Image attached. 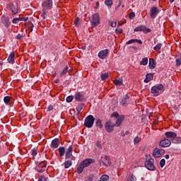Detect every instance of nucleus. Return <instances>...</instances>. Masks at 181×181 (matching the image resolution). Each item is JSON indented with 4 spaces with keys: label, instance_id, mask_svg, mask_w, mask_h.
<instances>
[{
    "label": "nucleus",
    "instance_id": "nucleus-29",
    "mask_svg": "<svg viewBox=\"0 0 181 181\" xmlns=\"http://www.w3.org/2000/svg\"><path fill=\"white\" fill-rule=\"evenodd\" d=\"M59 156H63L64 155V153H66V148H64V147H59Z\"/></svg>",
    "mask_w": 181,
    "mask_h": 181
},
{
    "label": "nucleus",
    "instance_id": "nucleus-3",
    "mask_svg": "<svg viewBox=\"0 0 181 181\" xmlns=\"http://www.w3.org/2000/svg\"><path fill=\"white\" fill-rule=\"evenodd\" d=\"M164 86L162 84H158L153 86L151 88V93L153 94V97H158L159 95V91L163 90Z\"/></svg>",
    "mask_w": 181,
    "mask_h": 181
},
{
    "label": "nucleus",
    "instance_id": "nucleus-56",
    "mask_svg": "<svg viewBox=\"0 0 181 181\" xmlns=\"http://www.w3.org/2000/svg\"><path fill=\"white\" fill-rule=\"evenodd\" d=\"M117 33H122L123 30L121 28H118L116 30Z\"/></svg>",
    "mask_w": 181,
    "mask_h": 181
},
{
    "label": "nucleus",
    "instance_id": "nucleus-4",
    "mask_svg": "<svg viewBox=\"0 0 181 181\" xmlns=\"http://www.w3.org/2000/svg\"><path fill=\"white\" fill-rule=\"evenodd\" d=\"M92 28H95L100 25V14L95 13L92 15V19L90 20Z\"/></svg>",
    "mask_w": 181,
    "mask_h": 181
},
{
    "label": "nucleus",
    "instance_id": "nucleus-28",
    "mask_svg": "<svg viewBox=\"0 0 181 181\" xmlns=\"http://www.w3.org/2000/svg\"><path fill=\"white\" fill-rule=\"evenodd\" d=\"M171 142L173 144H175L177 145H179V144L181 143V138L180 137H174L173 139H171Z\"/></svg>",
    "mask_w": 181,
    "mask_h": 181
},
{
    "label": "nucleus",
    "instance_id": "nucleus-58",
    "mask_svg": "<svg viewBox=\"0 0 181 181\" xmlns=\"http://www.w3.org/2000/svg\"><path fill=\"white\" fill-rule=\"evenodd\" d=\"M30 32H33V28L32 27H30V25H29V28H28Z\"/></svg>",
    "mask_w": 181,
    "mask_h": 181
},
{
    "label": "nucleus",
    "instance_id": "nucleus-14",
    "mask_svg": "<svg viewBox=\"0 0 181 181\" xmlns=\"http://www.w3.org/2000/svg\"><path fill=\"white\" fill-rule=\"evenodd\" d=\"M44 9H52L53 7V0H45L42 3Z\"/></svg>",
    "mask_w": 181,
    "mask_h": 181
},
{
    "label": "nucleus",
    "instance_id": "nucleus-44",
    "mask_svg": "<svg viewBox=\"0 0 181 181\" xmlns=\"http://www.w3.org/2000/svg\"><path fill=\"white\" fill-rule=\"evenodd\" d=\"M69 71V66H66L65 69L62 71L61 76H64V74H67Z\"/></svg>",
    "mask_w": 181,
    "mask_h": 181
},
{
    "label": "nucleus",
    "instance_id": "nucleus-31",
    "mask_svg": "<svg viewBox=\"0 0 181 181\" xmlns=\"http://www.w3.org/2000/svg\"><path fill=\"white\" fill-rule=\"evenodd\" d=\"M108 77H109L108 73L102 74L100 75V78H101L102 81L107 80V78H108Z\"/></svg>",
    "mask_w": 181,
    "mask_h": 181
},
{
    "label": "nucleus",
    "instance_id": "nucleus-7",
    "mask_svg": "<svg viewBox=\"0 0 181 181\" xmlns=\"http://www.w3.org/2000/svg\"><path fill=\"white\" fill-rule=\"evenodd\" d=\"M134 32H144L145 34L151 33V28H147L145 25H139L134 29Z\"/></svg>",
    "mask_w": 181,
    "mask_h": 181
},
{
    "label": "nucleus",
    "instance_id": "nucleus-34",
    "mask_svg": "<svg viewBox=\"0 0 181 181\" xmlns=\"http://www.w3.org/2000/svg\"><path fill=\"white\" fill-rule=\"evenodd\" d=\"M109 180H110V176H108L107 175H103L100 177V180L102 181H107Z\"/></svg>",
    "mask_w": 181,
    "mask_h": 181
},
{
    "label": "nucleus",
    "instance_id": "nucleus-62",
    "mask_svg": "<svg viewBox=\"0 0 181 181\" xmlns=\"http://www.w3.org/2000/svg\"><path fill=\"white\" fill-rule=\"evenodd\" d=\"M100 5V2L99 1H97L96 2V6H98Z\"/></svg>",
    "mask_w": 181,
    "mask_h": 181
},
{
    "label": "nucleus",
    "instance_id": "nucleus-10",
    "mask_svg": "<svg viewBox=\"0 0 181 181\" xmlns=\"http://www.w3.org/2000/svg\"><path fill=\"white\" fill-rule=\"evenodd\" d=\"M163 155H165V150L158 148L153 149V156H154V158H160V156H163Z\"/></svg>",
    "mask_w": 181,
    "mask_h": 181
},
{
    "label": "nucleus",
    "instance_id": "nucleus-48",
    "mask_svg": "<svg viewBox=\"0 0 181 181\" xmlns=\"http://www.w3.org/2000/svg\"><path fill=\"white\" fill-rule=\"evenodd\" d=\"M119 117V114H118V112H114L111 115V117L118 118Z\"/></svg>",
    "mask_w": 181,
    "mask_h": 181
},
{
    "label": "nucleus",
    "instance_id": "nucleus-35",
    "mask_svg": "<svg viewBox=\"0 0 181 181\" xmlns=\"http://www.w3.org/2000/svg\"><path fill=\"white\" fill-rule=\"evenodd\" d=\"M160 49H162V43H158L156 47H154L153 50L158 52Z\"/></svg>",
    "mask_w": 181,
    "mask_h": 181
},
{
    "label": "nucleus",
    "instance_id": "nucleus-26",
    "mask_svg": "<svg viewBox=\"0 0 181 181\" xmlns=\"http://www.w3.org/2000/svg\"><path fill=\"white\" fill-rule=\"evenodd\" d=\"M73 160H67L64 163V166L65 169H69L71 165H73Z\"/></svg>",
    "mask_w": 181,
    "mask_h": 181
},
{
    "label": "nucleus",
    "instance_id": "nucleus-33",
    "mask_svg": "<svg viewBox=\"0 0 181 181\" xmlns=\"http://www.w3.org/2000/svg\"><path fill=\"white\" fill-rule=\"evenodd\" d=\"M127 181H136V177L134 175H129L127 177Z\"/></svg>",
    "mask_w": 181,
    "mask_h": 181
},
{
    "label": "nucleus",
    "instance_id": "nucleus-52",
    "mask_svg": "<svg viewBox=\"0 0 181 181\" xmlns=\"http://www.w3.org/2000/svg\"><path fill=\"white\" fill-rule=\"evenodd\" d=\"M42 14L41 15V16L43 18V19H46V11H45V8L42 9Z\"/></svg>",
    "mask_w": 181,
    "mask_h": 181
},
{
    "label": "nucleus",
    "instance_id": "nucleus-13",
    "mask_svg": "<svg viewBox=\"0 0 181 181\" xmlns=\"http://www.w3.org/2000/svg\"><path fill=\"white\" fill-rule=\"evenodd\" d=\"M159 13V9L156 6H153L150 9V16L153 19H155L158 14Z\"/></svg>",
    "mask_w": 181,
    "mask_h": 181
},
{
    "label": "nucleus",
    "instance_id": "nucleus-40",
    "mask_svg": "<svg viewBox=\"0 0 181 181\" xmlns=\"http://www.w3.org/2000/svg\"><path fill=\"white\" fill-rule=\"evenodd\" d=\"M38 181H47V177L45 175H41L39 177Z\"/></svg>",
    "mask_w": 181,
    "mask_h": 181
},
{
    "label": "nucleus",
    "instance_id": "nucleus-53",
    "mask_svg": "<svg viewBox=\"0 0 181 181\" xmlns=\"http://www.w3.org/2000/svg\"><path fill=\"white\" fill-rule=\"evenodd\" d=\"M23 37V35L18 34L16 37V39H17V40H21V39H22Z\"/></svg>",
    "mask_w": 181,
    "mask_h": 181
},
{
    "label": "nucleus",
    "instance_id": "nucleus-49",
    "mask_svg": "<svg viewBox=\"0 0 181 181\" xmlns=\"http://www.w3.org/2000/svg\"><path fill=\"white\" fill-rule=\"evenodd\" d=\"M96 146L99 148V149H103V146L101 145V141H98L96 142Z\"/></svg>",
    "mask_w": 181,
    "mask_h": 181
},
{
    "label": "nucleus",
    "instance_id": "nucleus-39",
    "mask_svg": "<svg viewBox=\"0 0 181 181\" xmlns=\"http://www.w3.org/2000/svg\"><path fill=\"white\" fill-rule=\"evenodd\" d=\"M83 108H84V103H81L77 107H76V111L78 112H80V111H81V110H83Z\"/></svg>",
    "mask_w": 181,
    "mask_h": 181
},
{
    "label": "nucleus",
    "instance_id": "nucleus-1",
    "mask_svg": "<svg viewBox=\"0 0 181 181\" xmlns=\"http://www.w3.org/2000/svg\"><path fill=\"white\" fill-rule=\"evenodd\" d=\"M94 162H95V160L91 158H88L81 162L77 168V173H78V175L83 173L84 168H88V165L90 163H94Z\"/></svg>",
    "mask_w": 181,
    "mask_h": 181
},
{
    "label": "nucleus",
    "instance_id": "nucleus-57",
    "mask_svg": "<svg viewBox=\"0 0 181 181\" xmlns=\"http://www.w3.org/2000/svg\"><path fill=\"white\" fill-rule=\"evenodd\" d=\"M135 42H136V43H139V45H142V40H135Z\"/></svg>",
    "mask_w": 181,
    "mask_h": 181
},
{
    "label": "nucleus",
    "instance_id": "nucleus-45",
    "mask_svg": "<svg viewBox=\"0 0 181 181\" xmlns=\"http://www.w3.org/2000/svg\"><path fill=\"white\" fill-rule=\"evenodd\" d=\"M165 164H166V160L164 158H163L160 161V168H163V166H165Z\"/></svg>",
    "mask_w": 181,
    "mask_h": 181
},
{
    "label": "nucleus",
    "instance_id": "nucleus-8",
    "mask_svg": "<svg viewBox=\"0 0 181 181\" xmlns=\"http://www.w3.org/2000/svg\"><path fill=\"white\" fill-rule=\"evenodd\" d=\"M159 146L161 148H169L172 145V141L168 139H163L158 143Z\"/></svg>",
    "mask_w": 181,
    "mask_h": 181
},
{
    "label": "nucleus",
    "instance_id": "nucleus-27",
    "mask_svg": "<svg viewBox=\"0 0 181 181\" xmlns=\"http://www.w3.org/2000/svg\"><path fill=\"white\" fill-rule=\"evenodd\" d=\"M152 78H153V74H147L144 80V83H149Z\"/></svg>",
    "mask_w": 181,
    "mask_h": 181
},
{
    "label": "nucleus",
    "instance_id": "nucleus-9",
    "mask_svg": "<svg viewBox=\"0 0 181 181\" xmlns=\"http://www.w3.org/2000/svg\"><path fill=\"white\" fill-rule=\"evenodd\" d=\"M145 167L148 170H155L156 168L153 165V158H151L145 162Z\"/></svg>",
    "mask_w": 181,
    "mask_h": 181
},
{
    "label": "nucleus",
    "instance_id": "nucleus-36",
    "mask_svg": "<svg viewBox=\"0 0 181 181\" xmlns=\"http://www.w3.org/2000/svg\"><path fill=\"white\" fill-rule=\"evenodd\" d=\"M11 96H6L4 98V101L5 103V104H9V103H11Z\"/></svg>",
    "mask_w": 181,
    "mask_h": 181
},
{
    "label": "nucleus",
    "instance_id": "nucleus-42",
    "mask_svg": "<svg viewBox=\"0 0 181 181\" xmlns=\"http://www.w3.org/2000/svg\"><path fill=\"white\" fill-rule=\"evenodd\" d=\"M74 99V96L69 95L66 98V103H71L73 100Z\"/></svg>",
    "mask_w": 181,
    "mask_h": 181
},
{
    "label": "nucleus",
    "instance_id": "nucleus-20",
    "mask_svg": "<svg viewBox=\"0 0 181 181\" xmlns=\"http://www.w3.org/2000/svg\"><path fill=\"white\" fill-rule=\"evenodd\" d=\"M148 67L149 69H151V70H153V69L156 67V62H155V59L153 58L149 59Z\"/></svg>",
    "mask_w": 181,
    "mask_h": 181
},
{
    "label": "nucleus",
    "instance_id": "nucleus-5",
    "mask_svg": "<svg viewBox=\"0 0 181 181\" xmlns=\"http://www.w3.org/2000/svg\"><path fill=\"white\" fill-rule=\"evenodd\" d=\"M7 9H10L13 15H16L19 11V6H18V3L14 4L13 3H9L6 6Z\"/></svg>",
    "mask_w": 181,
    "mask_h": 181
},
{
    "label": "nucleus",
    "instance_id": "nucleus-23",
    "mask_svg": "<svg viewBox=\"0 0 181 181\" xmlns=\"http://www.w3.org/2000/svg\"><path fill=\"white\" fill-rule=\"evenodd\" d=\"M8 63L13 64L15 63V52H11L8 57Z\"/></svg>",
    "mask_w": 181,
    "mask_h": 181
},
{
    "label": "nucleus",
    "instance_id": "nucleus-2",
    "mask_svg": "<svg viewBox=\"0 0 181 181\" xmlns=\"http://www.w3.org/2000/svg\"><path fill=\"white\" fill-rule=\"evenodd\" d=\"M95 121V118L93 115H88L86 117L84 121V125L86 128H91L93 125H94V122Z\"/></svg>",
    "mask_w": 181,
    "mask_h": 181
},
{
    "label": "nucleus",
    "instance_id": "nucleus-55",
    "mask_svg": "<svg viewBox=\"0 0 181 181\" xmlns=\"http://www.w3.org/2000/svg\"><path fill=\"white\" fill-rule=\"evenodd\" d=\"M48 111H53V105H49V106H48Z\"/></svg>",
    "mask_w": 181,
    "mask_h": 181
},
{
    "label": "nucleus",
    "instance_id": "nucleus-59",
    "mask_svg": "<svg viewBox=\"0 0 181 181\" xmlns=\"http://www.w3.org/2000/svg\"><path fill=\"white\" fill-rule=\"evenodd\" d=\"M121 4H122V0H119L117 8H119V6H121Z\"/></svg>",
    "mask_w": 181,
    "mask_h": 181
},
{
    "label": "nucleus",
    "instance_id": "nucleus-60",
    "mask_svg": "<svg viewBox=\"0 0 181 181\" xmlns=\"http://www.w3.org/2000/svg\"><path fill=\"white\" fill-rule=\"evenodd\" d=\"M165 159H169V158H170V156H169V154L165 155Z\"/></svg>",
    "mask_w": 181,
    "mask_h": 181
},
{
    "label": "nucleus",
    "instance_id": "nucleus-15",
    "mask_svg": "<svg viewBox=\"0 0 181 181\" xmlns=\"http://www.w3.org/2000/svg\"><path fill=\"white\" fill-rule=\"evenodd\" d=\"M74 98L76 101L83 102L84 101V100H86V96L84 95V94H82L80 92H77L75 94Z\"/></svg>",
    "mask_w": 181,
    "mask_h": 181
},
{
    "label": "nucleus",
    "instance_id": "nucleus-64",
    "mask_svg": "<svg viewBox=\"0 0 181 181\" xmlns=\"http://www.w3.org/2000/svg\"><path fill=\"white\" fill-rule=\"evenodd\" d=\"M33 24L32 23V24H30V27H31V28H33Z\"/></svg>",
    "mask_w": 181,
    "mask_h": 181
},
{
    "label": "nucleus",
    "instance_id": "nucleus-6",
    "mask_svg": "<svg viewBox=\"0 0 181 181\" xmlns=\"http://www.w3.org/2000/svg\"><path fill=\"white\" fill-rule=\"evenodd\" d=\"M114 127H115V123H112L111 120H109L105 124V129L107 132L111 133L114 131Z\"/></svg>",
    "mask_w": 181,
    "mask_h": 181
},
{
    "label": "nucleus",
    "instance_id": "nucleus-22",
    "mask_svg": "<svg viewBox=\"0 0 181 181\" xmlns=\"http://www.w3.org/2000/svg\"><path fill=\"white\" fill-rule=\"evenodd\" d=\"M28 17H23V18H14L13 20H12V23H14V24H16L18 23V22H19L20 21H24V22H26V21H28Z\"/></svg>",
    "mask_w": 181,
    "mask_h": 181
},
{
    "label": "nucleus",
    "instance_id": "nucleus-51",
    "mask_svg": "<svg viewBox=\"0 0 181 181\" xmlns=\"http://www.w3.org/2000/svg\"><path fill=\"white\" fill-rule=\"evenodd\" d=\"M129 19H132V18H135V13L131 12L129 16Z\"/></svg>",
    "mask_w": 181,
    "mask_h": 181
},
{
    "label": "nucleus",
    "instance_id": "nucleus-11",
    "mask_svg": "<svg viewBox=\"0 0 181 181\" xmlns=\"http://www.w3.org/2000/svg\"><path fill=\"white\" fill-rule=\"evenodd\" d=\"M131 100V97L128 95H125L124 98L120 99V105H122V107H128V104H129V101Z\"/></svg>",
    "mask_w": 181,
    "mask_h": 181
},
{
    "label": "nucleus",
    "instance_id": "nucleus-21",
    "mask_svg": "<svg viewBox=\"0 0 181 181\" xmlns=\"http://www.w3.org/2000/svg\"><path fill=\"white\" fill-rule=\"evenodd\" d=\"M165 136H166V138H173V139L174 138H176V136H177V134L173 132H166L165 133Z\"/></svg>",
    "mask_w": 181,
    "mask_h": 181
},
{
    "label": "nucleus",
    "instance_id": "nucleus-17",
    "mask_svg": "<svg viewBox=\"0 0 181 181\" xmlns=\"http://www.w3.org/2000/svg\"><path fill=\"white\" fill-rule=\"evenodd\" d=\"M37 170L39 173H42L46 170V163L44 162L40 163L36 167Z\"/></svg>",
    "mask_w": 181,
    "mask_h": 181
},
{
    "label": "nucleus",
    "instance_id": "nucleus-63",
    "mask_svg": "<svg viewBox=\"0 0 181 181\" xmlns=\"http://www.w3.org/2000/svg\"><path fill=\"white\" fill-rule=\"evenodd\" d=\"M157 42H158V40H154L155 45H156Z\"/></svg>",
    "mask_w": 181,
    "mask_h": 181
},
{
    "label": "nucleus",
    "instance_id": "nucleus-41",
    "mask_svg": "<svg viewBox=\"0 0 181 181\" xmlns=\"http://www.w3.org/2000/svg\"><path fill=\"white\" fill-rule=\"evenodd\" d=\"M105 4L107 6H112V0H105Z\"/></svg>",
    "mask_w": 181,
    "mask_h": 181
},
{
    "label": "nucleus",
    "instance_id": "nucleus-30",
    "mask_svg": "<svg viewBox=\"0 0 181 181\" xmlns=\"http://www.w3.org/2000/svg\"><path fill=\"white\" fill-rule=\"evenodd\" d=\"M148 64V57H144L140 62V66H146Z\"/></svg>",
    "mask_w": 181,
    "mask_h": 181
},
{
    "label": "nucleus",
    "instance_id": "nucleus-18",
    "mask_svg": "<svg viewBox=\"0 0 181 181\" xmlns=\"http://www.w3.org/2000/svg\"><path fill=\"white\" fill-rule=\"evenodd\" d=\"M59 145H60V139L57 138L52 141V143H51L52 148L57 149V148H59Z\"/></svg>",
    "mask_w": 181,
    "mask_h": 181
},
{
    "label": "nucleus",
    "instance_id": "nucleus-25",
    "mask_svg": "<svg viewBox=\"0 0 181 181\" xmlns=\"http://www.w3.org/2000/svg\"><path fill=\"white\" fill-rule=\"evenodd\" d=\"M65 159H70V160H76V157L73 156L72 153H65Z\"/></svg>",
    "mask_w": 181,
    "mask_h": 181
},
{
    "label": "nucleus",
    "instance_id": "nucleus-50",
    "mask_svg": "<svg viewBox=\"0 0 181 181\" xmlns=\"http://www.w3.org/2000/svg\"><path fill=\"white\" fill-rule=\"evenodd\" d=\"M110 25L112 28H115V26H117V22L116 21H111Z\"/></svg>",
    "mask_w": 181,
    "mask_h": 181
},
{
    "label": "nucleus",
    "instance_id": "nucleus-61",
    "mask_svg": "<svg viewBox=\"0 0 181 181\" xmlns=\"http://www.w3.org/2000/svg\"><path fill=\"white\" fill-rule=\"evenodd\" d=\"M88 181H93V177H88Z\"/></svg>",
    "mask_w": 181,
    "mask_h": 181
},
{
    "label": "nucleus",
    "instance_id": "nucleus-32",
    "mask_svg": "<svg viewBox=\"0 0 181 181\" xmlns=\"http://www.w3.org/2000/svg\"><path fill=\"white\" fill-rule=\"evenodd\" d=\"M122 79H116L114 81V84L115 86H122Z\"/></svg>",
    "mask_w": 181,
    "mask_h": 181
},
{
    "label": "nucleus",
    "instance_id": "nucleus-19",
    "mask_svg": "<svg viewBox=\"0 0 181 181\" xmlns=\"http://www.w3.org/2000/svg\"><path fill=\"white\" fill-rule=\"evenodd\" d=\"M107 54H108V49H104V50L100 51L98 53V57L100 59H105L107 57Z\"/></svg>",
    "mask_w": 181,
    "mask_h": 181
},
{
    "label": "nucleus",
    "instance_id": "nucleus-47",
    "mask_svg": "<svg viewBox=\"0 0 181 181\" xmlns=\"http://www.w3.org/2000/svg\"><path fill=\"white\" fill-rule=\"evenodd\" d=\"M36 155H37V149L33 148L32 150V156L35 157Z\"/></svg>",
    "mask_w": 181,
    "mask_h": 181
},
{
    "label": "nucleus",
    "instance_id": "nucleus-12",
    "mask_svg": "<svg viewBox=\"0 0 181 181\" xmlns=\"http://www.w3.org/2000/svg\"><path fill=\"white\" fill-rule=\"evenodd\" d=\"M1 23L4 25L5 28H9L11 26V21H9V17L6 16H2L1 18Z\"/></svg>",
    "mask_w": 181,
    "mask_h": 181
},
{
    "label": "nucleus",
    "instance_id": "nucleus-54",
    "mask_svg": "<svg viewBox=\"0 0 181 181\" xmlns=\"http://www.w3.org/2000/svg\"><path fill=\"white\" fill-rule=\"evenodd\" d=\"M132 43H135V40L132 39V40H129L127 42V45H132Z\"/></svg>",
    "mask_w": 181,
    "mask_h": 181
},
{
    "label": "nucleus",
    "instance_id": "nucleus-16",
    "mask_svg": "<svg viewBox=\"0 0 181 181\" xmlns=\"http://www.w3.org/2000/svg\"><path fill=\"white\" fill-rule=\"evenodd\" d=\"M100 163L104 165V166H111V160H110V156H105V159L100 160Z\"/></svg>",
    "mask_w": 181,
    "mask_h": 181
},
{
    "label": "nucleus",
    "instance_id": "nucleus-37",
    "mask_svg": "<svg viewBox=\"0 0 181 181\" xmlns=\"http://www.w3.org/2000/svg\"><path fill=\"white\" fill-rule=\"evenodd\" d=\"M65 153H73V146H69L65 151Z\"/></svg>",
    "mask_w": 181,
    "mask_h": 181
},
{
    "label": "nucleus",
    "instance_id": "nucleus-24",
    "mask_svg": "<svg viewBox=\"0 0 181 181\" xmlns=\"http://www.w3.org/2000/svg\"><path fill=\"white\" fill-rule=\"evenodd\" d=\"M125 119V117L121 116L120 117L117 118L115 122V127H121V124H122V121Z\"/></svg>",
    "mask_w": 181,
    "mask_h": 181
},
{
    "label": "nucleus",
    "instance_id": "nucleus-43",
    "mask_svg": "<svg viewBox=\"0 0 181 181\" xmlns=\"http://www.w3.org/2000/svg\"><path fill=\"white\" fill-rule=\"evenodd\" d=\"M134 145H136V144H139L141 142V137L136 136L134 139Z\"/></svg>",
    "mask_w": 181,
    "mask_h": 181
},
{
    "label": "nucleus",
    "instance_id": "nucleus-38",
    "mask_svg": "<svg viewBox=\"0 0 181 181\" xmlns=\"http://www.w3.org/2000/svg\"><path fill=\"white\" fill-rule=\"evenodd\" d=\"M96 125L97 127H99V128H103V123H102V121H101V119H98L97 121H96Z\"/></svg>",
    "mask_w": 181,
    "mask_h": 181
},
{
    "label": "nucleus",
    "instance_id": "nucleus-46",
    "mask_svg": "<svg viewBox=\"0 0 181 181\" xmlns=\"http://www.w3.org/2000/svg\"><path fill=\"white\" fill-rule=\"evenodd\" d=\"M78 22H80V18H76L74 21V25L76 28H78Z\"/></svg>",
    "mask_w": 181,
    "mask_h": 181
}]
</instances>
